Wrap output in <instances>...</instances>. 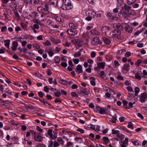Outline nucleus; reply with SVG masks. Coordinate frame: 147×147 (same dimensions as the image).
Here are the masks:
<instances>
[{
    "instance_id": "10",
    "label": "nucleus",
    "mask_w": 147,
    "mask_h": 147,
    "mask_svg": "<svg viewBox=\"0 0 147 147\" xmlns=\"http://www.w3.org/2000/svg\"><path fill=\"white\" fill-rule=\"evenodd\" d=\"M111 32L112 33V36H114L115 37L117 38L121 34V31L115 29L113 30Z\"/></svg>"
},
{
    "instance_id": "61",
    "label": "nucleus",
    "mask_w": 147,
    "mask_h": 147,
    "mask_svg": "<svg viewBox=\"0 0 147 147\" xmlns=\"http://www.w3.org/2000/svg\"><path fill=\"white\" fill-rule=\"evenodd\" d=\"M81 55V54L80 52H78L75 53L74 55L75 57H79Z\"/></svg>"
},
{
    "instance_id": "63",
    "label": "nucleus",
    "mask_w": 147,
    "mask_h": 147,
    "mask_svg": "<svg viewBox=\"0 0 147 147\" xmlns=\"http://www.w3.org/2000/svg\"><path fill=\"white\" fill-rule=\"evenodd\" d=\"M76 131L80 132L81 134H83L84 133V130L82 128H78V129H77Z\"/></svg>"
},
{
    "instance_id": "32",
    "label": "nucleus",
    "mask_w": 147,
    "mask_h": 147,
    "mask_svg": "<svg viewBox=\"0 0 147 147\" xmlns=\"http://www.w3.org/2000/svg\"><path fill=\"white\" fill-rule=\"evenodd\" d=\"M20 24L22 28H23L25 31L27 30V24L24 23H21Z\"/></svg>"
},
{
    "instance_id": "53",
    "label": "nucleus",
    "mask_w": 147,
    "mask_h": 147,
    "mask_svg": "<svg viewBox=\"0 0 147 147\" xmlns=\"http://www.w3.org/2000/svg\"><path fill=\"white\" fill-rule=\"evenodd\" d=\"M58 142L61 144H62L64 143V141L61 138L59 137L57 139Z\"/></svg>"
},
{
    "instance_id": "4",
    "label": "nucleus",
    "mask_w": 147,
    "mask_h": 147,
    "mask_svg": "<svg viewBox=\"0 0 147 147\" xmlns=\"http://www.w3.org/2000/svg\"><path fill=\"white\" fill-rule=\"evenodd\" d=\"M131 7L128 5H127L125 3L121 7V10L124 12V17H126L127 16L128 14Z\"/></svg>"
},
{
    "instance_id": "15",
    "label": "nucleus",
    "mask_w": 147,
    "mask_h": 147,
    "mask_svg": "<svg viewBox=\"0 0 147 147\" xmlns=\"http://www.w3.org/2000/svg\"><path fill=\"white\" fill-rule=\"evenodd\" d=\"M58 1V0H50L49 1V3H47L49 4V6L51 5H53L54 7H55L57 6Z\"/></svg>"
},
{
    "instance_id": "14",
    "label": "nucleus",
    "mask_w": 147,
    "mask_h": 147,
    "mask_svg": "<svg viewBox=\"0 0 147 147\" xmlns=\"http://www.w3.org/2000/svg\"><path fill=\"white\" fill-rule=\"evenodd\" d=\"M37 13L34 11L29 13V16L30 18H28V19H30L31 18H36V17L37 16Z\"/></svg>"
},
{
    "instance_id": "46",
    "label": "nucleus",
    "mask_w": 147,
    "mask_h": 147,
    "mask_svg": "<svg viewBox=\"0 0 147 147\" xmlns=\"http://www.w3.org/2000/svg\"><path fill=\"white\" fill-rule=\"evenodd\" d=\"M118 16L120 17H122L123 16H124V12L121 10L120 12L118 13Z\"/></svg>"
},
{
    "instance_id": "11",
    "label": "nucleus",
    "mask_w": 147,
    "mask_h": 147,
    "mask_svg": "<svg viewBox=\"0 0 147 147\" xmlns=\"http://www.w3.org/2000/svg\"><path fill=\"white\" fill-rule=\"evenodd\" d=\"M75 71L79 74L82 73L83 70L82 66L80 65H78L75 69Z\"/></svg>"
},
{
    "instance_id": "44",
    "label": "nucleus",
    "mask_w": 147,
    "mask_h": 147,
    "mask_svg": "<svg viewBox=\"0 0 147 147\" xmlns=\"http://www.w3.org/2000/svg\"><path fill=\"white\" fill-rule=\"evenodd\" d=\"M119 144L120 145L121 147H127V144L125 143V142H123L121 141L119 142Z\"/></svg>"
},
{
    "instance_id": "6",
    "label": "nucleus",
    "mask_w": 147,
    "mask_h": 147,
    "mask_svg": "<svg viewBox=\"0 0 147 147\" xmlns=\"http://www.w3.org/2000/svg\"><path fill=\"white\" fill-rule=\"evenodd\" d=\"M147 98V94L146 92H144L141 94L140 96L139 97L140 101L142 103H144L146 99Z\"/></svg>"
},
{
    "instance_id": "9",
    "label": "nucleus",
    "mask_w": 147,
    "mask_h": 147,
    "mask_svg": "<svg viewBox=\"0 0 147 147\" xmlns=\"http://www.w3.org/2000/svg\"><path fill=\"white\" fill-rule=\"evenodd\" d=\"M40 133H39L34 136L35 141L39 142H42L43 138L40 136Z\"/></svg>"
},
{
    "instance_id": "40",
    "label": "nucleus",
    "mask_w": 147,
    "mask_h": 147,
    "mask_svg": "<svg viewBox=\"0 0 147 147\" xmlns=\"http://www.w3.org/2000/svg\"><path fill=\"white\" fill-rule=\"evenodd\" d=\"M10 124L12 125L16 126H18L19 125L18 122L13 119H11L10 121Z\"/></svg>"
},
{
    "instance_id": "42",
    "label": "nucleus",
    "mask_w": 147,
    "mask_h": 147,
    "mask_svg": "<svg viewBox=\"0 0 147 147\" xmlns=\"http://www.w3.org/2000/svg\"><path fill=\"white\" fill-rule=\"evenodd\" d=\"M142 62H143L142 60L140 59H138L137 61L135 63V64L136 66L139 67L140 64L142 63Z\"/></svg>"
},
{
    "instance_id": "58",
    "label": "nucleus",
    "mask_w": 147,
    "mask_h": 147,
    "mask_svg": "<svg viewBox=\"0 0 147 147\" xmlns=\"http://www.w3.org/2000/svg\"><path fill=\"white\" fill-rule=\"evenodd\" d=\"M45 93H43L42 91H40L38 92V96L41 98H43L45 95Z\"/></svg>"
},
{
    "instance_id": "17",
    "label": "nucleus",
    "mask_w": 147,
    "mask_h": 147,
    "mask_svg": "<svg viewBox=\"0 0 147 147\" xmlns=\"http://www.w3.org/2000/svg\"><path fill=\"white\" fill-rule=\"evenodd\" d=\"M98 37H94L91 41V44L94 46H96L98 45V42L99 40H98Z\"/></svg>"
},
{
    "instance_id": "48",
    "label": "nucleus",
    "mask_w": 147,
    "mask_h": 147,
    "mask_svg": "<svg viewBox=\"0 0 147 147\" xmlns=\"http://www.w3.org/2000/svg\"><path fill=\"white\" fill-rule=\"evenodd\" d=\"M54 135L52 136V138H51V140H53L56 139L57 138V133L55 132V131H53Z\"/></svg>"
},
{
    "instance_id": "21",
    "label": "nucleus",
    "mask_w": 147,
    "mask_h": 147,
    "mask_svg": "<svg viewBox=\"0 0 147 147\" xmlns=\"http://www.w3.org/2000/svg\"><path fill=\"white\" fill-rule=\"evenodd\" d=\"M81 92H82L85 94L87 95L90 93L89 90L87 88H81L80 90Z\"/></svg>"
},
{
    "instance_id": "13",
    "label": "nucleus",
    "mask_w": 147,
    "mask_h": 147,
    "mask_svg": "<svg viewBox=\"0 0 147 147\" xmlns=\"http://www.w3.org/2000/svg\"><path fill=\"white\" fill-rule=\"evenodd\" d=\"M54 19L57 20V21L61 22H63L64 20V18L61 16L55 15L53 17Z\"/></svg>"
},
{
    "instance_id": "1",
    "label": "nucleus",
    "mask_w": 147,
    "mask_h": 147,
    "mask_svg": "<svg viewBox=\"0 0 147 147\" xmlns=\"http://www.w3.org/2000/svg\"><path fill=\"white\" fill-rule=\"evenodd\" d=\"M38 11L40 13H42L40 15V17L42 18L40 20L44 21L47 19V15L49 11V5L48 3H43L42 6L38 7L37 8Z\"/></svg>"
},
{
    "instance_id": "39",
    "label": "nucleus",
    "mask_w": 147,
    "mask_h": 147,
    "mask_svg": "<svg viewBox=\"0 0 147 147\" xmlns=\"http://www.w3.org/2000/svg\"><path fill=\"white\" fill-rule=\"evenodd\" d=\"M54 61L56 64H58L59 63L60 61V58H59L58 56H56L54 58Z\"/></svg>"
},
{
    "instance_id": "24",
    "label": "nucleus",
    "mask_w": 147,
    "mask_h": 147,
    "mask_svg": "<svg viewBox=\"0 0 147 147\" xmlns=\"http://www.w3.org/2000/svg\"><path fill=\"white\" fill-rule=\"evenodd\" d=\"M102 39L104 42L107 45H109L111 42V41L108 38L103 37Z\"/></svg>"
},
{
    "instance_id": "26",
    "label": "nucleus",
    "mask_w": 147,
    "mask_h": 147,
    "mask_svg": "<svg viewBox=\"0 0 147 147\" xmlns=\"http://www.w3.org/2000/svg\"><path fill=\"white\" fill-rule=\"evenodd\" d=\"M39 0H28V3L32 4L33 3L34 4H38L40 3Z\"/></svg>"
},
{
    "instance_id": "56",
    "label": "nucleus",
    "mask_w": 147,
    "mask_h": 147,
    "mask_svg": "<svg viewBox=\"0 0 147 147\" xmlns=\"http://www.w3.org/2000/svg\"><path fill=\"white\" fill-rule=\"evenodd\" d=\"M47 52L48 55L49 57H52L54 55V53L51 51H47Z\"/></svg>"
},
{
    "instance_id": "27",
    "label": "nucleus",
    "mask_w": 147,
    "mask_h": 147,
    "mask_svg": "<svg viewBox=\"0 0 147 147\" xmlns=\"http://www.w3.org/2000/svg\"><path fill=\"white\" fill-rule=\"evenodd\" d=\"M39 100L40 101V102H41V105H45L46 106H48V105H46V103L47 102V100L45 98H44L42 99H39Z\"/></svg>"
},
{
    "instance_id": "41",
    "label": "nucleus",
    "mask_w": 147,
    "mask_h": 147,
    "mask_svg": "<svg viewBox=\"0 0 147 147\" xmlns=\"http://www.w3.org/2000/svg\"><path fill=\"white\" fill-rule=\"evenodd\" d=\"M35 76L38 78L40 79L43 80L44 77L41 74H38L37 73L35 74Z\"/></svg>"
},
{
    "instance_id": "33",
    "label": "nucleus",
    "mask_w": 147,
    "mask_h": 147,
    "mask_svg": "<svg viewBox=\"0 0 147 147\" xmlns=\"http://www.w3.org/2000/svg\"><path fill=\"white\" fill-rule=\"evenodd\" d=\"M74 139L76 141L80 143H83L82 139L81 137H76Z\"/></svg>"
},
{
    "instance_id": "22",
    "label": "nucleus",
    "mask_w": 147,
    "mask_h": 147,
    "mask_svg": "<svg viewBox=\"0 0 147 147\" xmlns=\"http://www.w3.org/2000/svg\"><path fill=\"white\" fill-rule=\"evenodd\" d=\"M13 46L11 47V49L13 51H16L17 49V47L18 46V43L17 42L14 41L12 43Z\"/></svg>"
},
{
    "instance_id": "49",
    "label": "nucleus",
    "mask_w": 147,
    "mask_h": 147,
    "mask_svg": "<svg viewBox=\"0 0 147 147\" xmlns=\"http://www.w3.org/2000/svg\"><path fill=\"white\" fill-rule=\"evenodd\" d=\"M88 126H90L89 127H89L90 128L96 131L98 133H99L98 131H97L95 130V125H94L92 124H91L90 125H88Z\"/></svg>"
},
{
    "instance_id": "28",
    "label": "nucleus",
    "mask_w": 147,
    "mask_h": 147,
    "mask_svg": "<svg viewBox=\"0 0 147 147\" xmlns=\"http://www.w3.org/2000/svg\"><path fill=\"white\" fill-rule=\"evenodd\" d=\"M10 42V40L9 39L6 40L4 41L5 46L8 49L9 48V45Z\"/></svg>"
},
{
    "instance_id": "29",
    "label": "nucleus",
    "mask_w": 147,
    "mask_h": 147,
    "mask_svg": "<svg viewBox=\"0 0 147 147\" xmlns=\"http://www.w3.org/2000/svg\"><path fill=\"white\" fill-rule=\"evenodd\" d=\"M90 80H92L90 81V83L91 84L92 86H95L96 84V82H95V78L93 77H91L90 78Z\"/></svg>"
},
{
    "instance_id": "2",
    "label": "nucleus",
    "mask_w": 147,
    "mask_h": 147,
    "mask_svg": "<svg viewBox=\"0 0 147 147\" xmlns=\"http://www.w3.org/2000/svg\"><path fill=\"white\" fill-rule=\"evenodd\" d=\"M61 8L63 10H69L73 8L71 1L70 0H62Z\"/></svg>"
},
{
    "instance_id": "37",
    "label": "nucleus",
    "mask_w": 147,
    "mask_h": 147,
    "mask_svg": "<svg viewBox=\"0 0 147 147\" xmlns=\"http://www.w3.org/2000/svg\"><path fill=\"white\" fill-rule=\"evenodd\" d=\"M135 96H137L140 91V89L138 87H136L135 88Z\"/></svg>"
},
{
    "instance_id": "34",
    "label": "nucleus",
    "mask_w": 147,
    "mask_h": 147,
    "mask_svg": "<svg viewBox=\"0 0 147 147\" xmlns=\"http://www.w3.org/2000/svg\"><path fill=\"white\" fill-rule=\"evenodd\" d=\"M130 65L129 64H124V66L123 68V69L125 70L127 72H128L129 69L128 67H129Z\"/></svg>"
},
{
    "instance_id": "5",
    "label": "nucleus",
    "mask_w": 147,
    "mask_h": 147,
    "mask_svg": "<svg viewBox=\"0 0 147 147\" xmlns=\"http://www.w3.org/2000/svg\"><path fill=\"white\" fill-rule=\"evenodd\" d=\"M101 31L102 33L107 35L111 30V29L109 26H104L101 27Z\"/></svg>"
},
{
    "instance_id": "16",
    "label": "nucleus",
    "mask_w": 147,
    "mask_h": 147,
    "mask_svg": "<svg viewBox=\"0 0 147 147\" xmlns=\"http://www.w3.org/2000/svg\"><path fill=\"white\" fill-rule=\"evenodd\" d=\"M69 25L70 28L73 29H76L78 26V24L76 22L69 23Z\"/></svg>"
},
{
    "instance_id": "31",
    "label": "nucleus",
    "mask_w": 147,
    "mask_h": 147,
    "mask_svg": "<svg viewBox=\"0 0 147 147\" xmlns=\"http://www.w3.org/2000/svg\"><path fill=\"white\" fill-rule=\"evenodd\" d=\"M128 102L126 100H123L122 101V103L123 105V107L125 109H127Z\"/></svg>"
},
{
    "instance_id": "43",
    "label": "nucleus",
    "mask_w": 147,
    "mask_h": 147,
    "mask_svg": "<svg viewBox=\"0 0 147 147\" xmlns=\"http://www.w3.org/2000/svg\"><path fill=\"white\" fill-rule=\"evenodd\" d=\"M125 30L129 33L133 31V29L131 27L129 26L126 28Z\"/></svg>"
},
{
    "instance_id": "18",
    "label": "nucleus",
    "mask_w": 147,
    "mask_h": 147,
    "mask_svg": "<svg viewBox=\"0 0 147 147\" xmlns=\"http://www.w3.org/2000/svg\"><path fill=\"white\" fill-rule=\"evenodd\" d=\"M18 50L20 51L19 52L20 53H23V54L25 55L28 53L27 51V49L26 48H24L23 49H21L20 47H19L18 49Z\"/></svg>"
},
{
    "instance_id": "45",
    "label": "nucleus",
    "mask_w": 147,
    "mask_h": 147,
    "mask_svg": "<svg viewBox=\"0 0 147 147\" xmlns=\"http://www.w3.org/2000/svg\"><path fill=\"white\" fill-rule=\"evenodd\" d=\"M32 105H28V108L31 109H37V107L34 106L33 105L34 104V103H32Z\"/></svg>"
},
{
    "instance_id": "35",
    "label": "nucleus",
    "mask_w": 147,
    "mask_h": 147,
    "mask_svg": "<svg viewBox=\"0 0 147 147\" xmlns=\"http://www.w3.org/2000/svg\"><path fill=\"white\" fill-rule=\"evenodd\" d=\"M141 74L138 73V72H137L135 74V78L138 80H140L142 78L140 76Z\"/></svg>"
},
{
    "instance_id": "30",
    "label": "nucleus",
    "mask_w": 147,
    "mask_h": 147,
    "mask_svg": "<svg viewBox=\"0 0 147 147\" xmlns=\"http://www.w3.org/2000/svg\"><path fill=\"white\" fill-rule=\"evenodd\" d=\"M103 143L104 144H106L110 141L109 138L106 136H104L103 137Z\"/></svg>"
},
{
    "instance_id": "3",
    "label": "nucleus",
    "mask_w": 147,
    "mask_h": 147,
    "mask_svg": "<svg viewBox=\"0 0 147 147\" xmlns=\"http://www.w3.org/2000/svg\"><path fill=\"white\" fill-rule=\"evenodd\" d=\"M86 17L85 18V20L87 21H90L92 20V18L95 17L96 13L88 9L86 12Z\"/></svg>"
},
{
    "instance_id": "36",
    "label": "nucleus",
    "mask_w": 147,
    "mask_h": 147,
    "mask_svg": "<svg viewBox=\"0 0 147 147\" xmlns=\"http://www.w3.org/2000/svg\"><path fill=\"white\" fill-rule=\"evenodd\" d=\"M32 29H38L39 28L38 25L37 24H35L33 26H30Z\"/></svg>"
},
{
    "instance_id": "8",
    "label": "nucleus",
    "mask_w": 147,
    "mask_h": 147,
    "mask_svg": "<svg viewBox=\"0 0 147 147\" xmlns=\"http://www.w3.org/2000/svg\"><path fill=\"white\" fill-rule=\"evenodd\" d=\"M76 29H68L67 30V32L71 36H74L76 35L77 33Z\"/></svg>"
},
{
    "instance_id": "20",
    "label": "nucleus",
    "mask_w": 147,
    "mask_h": 147,
    "mask_svg": "<svg viewBox=\"0 0 147 147\" xmlns=\"http://www.w3.org/2000/svg\"><path fill=\"white\" fill-rule=\"evenodd\" d=\"M90 31L91 34L94 35H97L99 33V31L95 28L92 29Z\"/></svg>"
},
{
    "instance_id": "62",
    "label": "nucleus",
    "mask_w": 147,
    "mask_h": 147,
    "mask_svg": "<svg viewBox=\"0 0 147 147\" xmlns=\"http://www.w3.org/2000/svg\"><path fill=\"white\" fill-rule=\"evenodd\" d=\"M131 55V53L130 51H127L125 54V57H128L130 56Z\"/></svg>"
},
{
    "instance_id": "51",
    "label": "nucleus",
    "mask_w": 147,
    "mask_h": 147,
    "mask_svg": "<svg viewBox=\"0 0 147 147\" xmlns=\"http://www.w3.org/2000/svg\"><path fill=\"white\" fill-rule=\"evenodd\" d=\"M43 45L45 46H50L51 45V42L49 40H47L45 42H44L43 43Z\"/></svg>"
},
{
    "instance_id": "7",
    "label": "nucleus",
    "mask_w": 147,
    "mask_h": 147,
    "mask_svg": "<svg viewBox=\"0 0 147 147\" xmlns=\"http://www.w3.org/2000/svg\"><path fill=\"white\" fill-rule=\"evenodd\" d=\"M107 16L112 20H117L118 19L117 16L114 13L109 12L107 13Z\"/></svg>"
},
{
    "instance_id": "38",
    "label": "nucleus",
    "mask_w": 147,
    "mask_h": 147,
    "mask_svg": "<svg viewBox=\"0 0 147 147\" xmlns=\"http://www.w3.org/2000/svg\"><path fill=\"white\" fill-rule=\"evenodd\" d=\"M53 130L52 129H49L47 131V134L48 135L50 136V139L51 140V138H52V136H53Z\"/></svg>"
},
{
    "instance_id": "57",
    "label": "nucleus",
    "mask_w": 147,
    "mask_h": 147,
    "mask_svg": "<svg viewBox=\"0 0 147 147\" xmlns=\"http://www.w3.org/2000/svg\"><path fill=\"white\" fill-rule=\"evenodd\" d=\"M14 14L16 18L18 20H19L20 18L19 13L15 11Z\"/></svg>"
},
{
    "instance_id": "60",
    "label": "nucleus",
    "mask_w": 147,
    "mask_h": 147,
    "mask_svg": "<svg viewBox=\"0 0 147 147\" xmlns=\"http://www.w3.org/2000/svg\"><path fill=\"white\" fill-rule=\"evenodd\" d=\"M4 92H5L8 93L10 95V96H12L13 95V93H14V92H12L10 90H5Z\"/></svg>"
},
{
    "instance_id": "64",
    "label": "nucleus",
    "mask_w": 147,
    "mask_h": 147,
    "mask_svg": "<svg viewBox=\"0 0 147 147\" xmlns=\"http://www.w3.org/2000/svg\"><path fill=\"white\" fill-rule=\"evenodd\" d=\"M112 134H116L119 132V131L118 130H115L114 129L112 130Z\"/></svg>"
},
{
    "instance_id": "12",
    "label": "nucleus",
    "mask_w": 147,
    "mask_h": 147,
    "mask_svg": "<svg viewBox=\"0 0 147 147\" xmlns=\"http://www.w3.org/2000/svg\"><path fill=\"white\" fill-rule=\"evenodd\" d=\"M113 26L115 29L120 31L123 30V26L119 23L114 24L113 25Z\"/></svg>"
},
{
    "instance_id": "47",
    "label": "nucleus",
    "mask_w": 147,
    "mask_h": 147,
    "mask_svg": "<svg viewBox=\"0 0 147 147\" xmlns=\"http://www.w3.org/2000/svg\"><path fill=\"white\" fill-rule=\"evenodd\" d=\"M134 92L132 93H129L127 95V97L129 98L130 99H132L134 97Z\"/></svg>"
},
{
    "instance_id": "54",
    "label": "nucleus",
    "mask_w": 147,
    "mask_h": 147,
    "mask_svg": "<svg viewBox=\"0 0 147 147\" xmlns=\"http://www.w3.org/2000/svg\"><path fill=\"white\" fill-rule=\"evenodd\" d=\"M71 94L72 97H76L77 98L78 97V95L75 92H71Z\"/></svg>"
},
{
    "instance_id": "59",
    "label": "nucleus",
    "mask_w": 147,
    "mask_h": 147,
    "mask_svg": "<svg viewBox=\"0 0 147 147\" xmlns=\"http://www.w3.org/2000/svg\"><path fill=\"white\" fill-rule=\"evenodd\" d=\"M133 107V103L131 102H130L128 103V106H127V109H129L130 108H132Z\"/></svg>"
},
{
    "instance_id": "50",
    "label": "nucleus",
    "mask_w": 147,
    "mask_h": 147,
    "mask_svg": "<svg viewBox=\"0 0 147 147\" xmlns=\"http://www.w3.org/2000/svg\"><path fill=\"white\" fill-rule=\"evenodd\" d=\"M127 127L128 128H130L132 129H134V127L132 125V123L131 122H129L128 123Z\"/></svg>"
},
{
    "instance_id": "19",
    "label": "nucleus",
    "mask_w": 147,
    "mask_h": 147,
    "mask_svg": "<svg viewBox=\"0 0 147 147\" xmlns=\"http://www.w3.org/2000/svg\"><path fill=\"white\" fill-rule=\"evenodd\" d=\"M97 65L100 69H104L105 67V62H98L97 63Z\"/></svg>"
},
{
    "instance_id": "25",
    "label": "nucleus",
    "mask_w": 147,
    "mask_h": 147,
    "mask_svg": "<svg viewBox=\"0 0 147 147\" xmlns=\"http://www.w3.org/2000/svg\"><path fill=\"white\" fill-rule=\"evenodd\" d=\"M108 109L107 108H101V110H100L99 113L102 115L106 114Z\"/></svg>"
},
{
    "instance_id": "52",
    "label": "nucleus",
    "mask_w": 147,
    "mask_h": 147,
    "mask_svg": "<svg viewBox=\"0 0 147 147\" xmlns=\"http://www.w3.org/2000/svg\"><path fill=\"white\" fill-rule=\"evenodd\" d=\"M135 2V1H133V0H127V3L129 5H130Z\"/></svg>"
},
{
    "instance_id": "55",
    "label": "nucleus",
    "mask_w": 147,
    "mask_h": 147,
    "mask_svg": "<svg viewBox=\"0 0 147 147\" xmlns=\"http://www.w3.org/2000/svg\"><path fill=\"white\" fill-rule=\"evenodd\" d=\"M0 101H1L2 102L7 104H8L9 103V100H4L1 98H0Z\"/></svg>"
},
{
    "instance_id": "23",
    "label": "nucleus",
    "mask_w": 147,
    "mask_h": 147,
    "mask_svg": "<svg viewBox=\"0 0 147 147\" xmlns=\"http://www.w3.org/2000/svg\"><path fill=\"white\" fill-rule=\"evenodd\" d=\"M125 3H123V0H117V6L118 8L122 6Z\"/></svg>"
}]
</instances>
